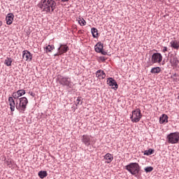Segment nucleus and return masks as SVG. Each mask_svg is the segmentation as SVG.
Returning <instances> with one entry per match:
<instances>
[{"label": "nucleus", "instance_id": "obj_1", "mask_svg": "<svg viewBox=\"0 0 179 179\" xmlns=\"http://www.w3.org/2000/svg\"><path fill=\"white\" fill-rule=\"evenodd\" d=\"M38 6L43 10V12H46V13H50L54 12V8H55V1L54 0H42Z\"/></svg>", "mask_w": 179, "mask_h": 179}, {"label": "nucleus", "instance_id": "obj_2", "mask_svg": "<svg viewBox=\"0 0 179 179\" xmlns=\"http://www.w3.org/2000/svg\"><path fill=\"white\" fill-rule=\"evenodd\" d=\"M29 101L26 97H22L19 99V102L16 103L15 108L20 113H24L26 111V108L27 107V103Z\"/></svg>", "mask_w": 179, "mask_h": 179}, {"label": "nucleus", "instance_id": "obj_3", "mask_svg": "<svg viewBox=\"0 0 179 179\" xmlns=\"http://www.w3.org/2000/svg\"><path fill=\"white\" fill-rule=\"evenodd\" d=\"M126 170L131 173L132 176H138L141 171V166L138 163H130L126 166Z\"/></svg>", "mask_w": 179, "mask_h": 179}, {"label": "nucleus", "instance_id": "obj_4", "mask_svg": "<svg viewBox=\"0 0 179 179\" xmlns=\"http://www.w3.org/2000/svg\"><path fill=\"white\" fill-rule=\"evenodd\" d=\"M166 141L168 143H171V145H174L179 141V133L174 132L169 134L166 137Z\"/></svg>", "mask_w": 179, "mask_h": 179}, {"label": "nucleus", "instance_id": "obj_5", "mask_svg": "<svg viewBox=\"0 0 179 179\" xmlns=\"http://www.w3.org/2000/svg\"><path fill=\"white\" fill-rule=\"evenodd\" d=\"M132 122H139L141 118H142V113H141V109L137 108L132 111V115L131 116Z\"/></svg>", "mask_w": 179, "mask_h": 179}, {"label": "nucleus", "instance_id": "obj_6", "mask_svg": "<svg viewBox=\"0 0 179 179\" xmlns=\"http://www.w3.org/2000/svg\"><path fill=\"white\" fill-rule=\"evenodd\" d=\"M163 61V55L161 53H154L151 57V62L152 64H160Z\"/></svg>", "mask_w": 179, "mask_h": 179}, {"label": "nucleus", "instance_id": "obj_7", "mask_svg": "<svg viewBox=\"0 0 179 179\" xmlns=\"http://www.w3.org/2000/svg\"><path fill=\"white\" fill-rule=\"evenodd\" d=\"M59 82L60 85H62L63 86L71 87V78L61 77L59 79Z\"/></svg>", "mask_w": 179, "mask_h": 179}, {"label": "nucleus", "instance_id": "obj_8", "mask_svg": "<svg viewBox=\"0 0 179 179\" xmlns=\"http://www.w3.org/2000/svg\"><path fill=\"white\" fill-rule=\"evenodd\" d=\"M107 85H108V86H110L112 89H115V90H117V89H118V84H117V81H115V80H114L113 78H108Z\"/></svg>", "mask_w": 179, "mask_h": 179}, {"label": "nucleus", "instance_id": "obj_9", "mask_svg": "<svg viewBox=\"0 0 179 179\" xmlns=\"http://www.w3.org/2000/svg\"><path fill=\"white\" fill-rule=\"evenodd\" d=\"M22 57L23 59H25V61H28L30 62L31 61L33 56H31V53L29 52L28 50H24L22 52Z\"/></svg>", "mask_w": 179, "mask_h": 179}, {"label": "nucleus", "instance_id": "obj_10", "mask_svg": "<svg viewBox=\"0 0 179 179\" xmlns=\"http://www.w3.org/2000/svg\"><path fill=\"white\" fill-rule=\"evenodd\" d=\"M24 94H26V90H19L17 91V92H13L12 94V96L13 99H19V97H22V96H24Z\"/></svg>", "mask_w": 179, "mask_h": 179}, {"label": "nucleus", "instance_id": "obj_11", "mask_svg": "<svg viewBox=\"0 0 179 179\" xmlns=\"http://www.w3.org/2000/svg\"><path fill=\"white\" fill-rule=\"evenodd\" d=\"M91 138H92V136L83 135L82 136L81 141L83 143H84L86 146H89L90 145Z\"/></svg>", "mask_w": 179, "mask_h": 179}, {"label": "nucleus", "instance_id": "obj_12", "mask_svg": "<svg viewBox=\"0 0 179 179\" xmlns=\"http://www.w3.org/2000/svg\"><path fill=\"white\" fill-rule=\"evenodd\" d=\"M8 104L10 106V111L13 113V111H15V107H16V103H15V99H13V97H8Z\"/></svg>", "mask_w": 179, "mask_h": 179}, {"label": "nucleus", "instance_id": "obj_13", "mask_svg": "<svg viewBox=\"0 0 179 179\" xmlns=\"http://www.w3.org/2000/svg\"><path fill=\"white\" fill-rule=\"evenodd\" d=\"M15 17V15L12 13H10L7 15L6 17V22L7 24H12L13 22V18Z\"/></svg>", "mask_w": 179, "mask_h": 179}, {"label": "nucleus", "instance_id": "obj_14", "mask_svg": "<svg viewBox=\"0 0 179 179\" xmlns=\"http://www.w3.org/2000/svg\"><path fill=\"white\" fill-rule=\"evenodd\" d=\"M68 45H61L59 48H58L59 54H65V52H68Z\"/></svg>", "mask_w": 179, "mask_h": 179}, {"label": "nucleus", "instance_id": "obj_15", "mask_svg": "<svg viewBox=\"0 0 179 179\" xmlns=\"http://www.w3.org/2000/svg\"><path fill=\"white\" fill-rule=\"evenodd\" d=\"M159 122L160 124H167L169 122V116L166 114L162 115L159 117Z\"/></svg>", "mask_w": 179, "mask_h": 179}, {"label": "nucleus", "instance_id": "obj_16", "mask_svg": "<svg viewBox=\"0 0 179 179\" xmlns=\"http://www.w3.org/2000/svg\"><path fill=\"white\" fill-rule=\"evenodd\" d=\"M104 159L105 160H106V163H107L108 164L111 163L113 162V160H114V157H113V155L110 153H107L105 156H104Z\"/></svg>", "mask_w": 179, "mask_h": 179}, {"label": "nucleus", "instance_id": "obj_17", "mask_svg": "<svg viewBox=\"0 0 179 179\" xmlns=\"http://www.w3.org/2000/svg\"><path fill=\"white\" fill-rule=\"evenodd\" d=\"M96 78L99 79H105L106 78V73H104L102 70H98L96 73Z\"/></svg>", "mask_w": 179, "mask_h": 179}, {"label": "nucleus", "instance_id": "obj_18", "mask_svg": "<svg viewBox=\"0 0 179 179\" xmlns=\"http://www.w3.org/2000/svg\"><path fill=\"white\" fill-rule=\"evenodd\" d=\"M179 61L177 57H173L170 59V64H171L172 66H177L178 65Z\"/></svg>", "mask_w": 179, "mask_h": 179}, {"label": "nucleus", "instance_id": "obj_19", "mask_svg": "<svg viewBox=\"0 0 179 179\" xmlns=\"http://www.w3.org/2000/svg\"><path fill=\"white\" fill-rule=\"evenodd\" d=\"M171 48L174 50H178L179 48V41H172L170 42Z\"/></svg>", "mask_w": 179, "mask_h": 179}, {"label": "nucleus", "instance_id": "obj_20", "mask_svg": "<svg viewBox=\"0 0 179 179\" xmlns=\"http://www.w3.org/2000/svg\"><path fill=\"white\" fill-rule=\"evenodd\" d=\"M103 44H101V43H98L96 45H95V51L96 52H101V50H103Z\"/></svg>", "mask_w": 179, "mask_h": 179}, {"label": "nucleus", "instance_id": "obj_21", "mask_svg": "<svg viewBox=\"0 0 179 179\" xmlns=\"http://www.w3.org/2000/svg\"><path fill=\"white\" fill-rule=\"evenodd\" d=\"M91 32H92V34L93 37H94V38H97V37H98V36H99V32H98L97 29H96V28H92Z\"/></svg>", "mask_w": 179, "mask_h": 179}, {"label": "nucleus", "instance_id": "obj_22", "mask_svg": "<svg viewBox=\"0 0 179 179\" xmlns=\"http://www.w3.org/2000/svg\"><path fill=\"white\" fill-rule=\"evenodd\" d=\"M151 73H160L162 72V69L160 67H154L150 71Z\"/></svg>", "mask_w": 179, "mask_h": 179}, {"label": "nucleus", "instance_id": "obj_23", "mask_svg": "<svg viewBox=\"0 0 179 179\" xmlns=\"http://www.w3.org/2000/svg\"><path fill=\"white\" fill-rule=\"evenodd\" d=\"M6 66H12V58L7 57L4 62Z\"/></svg>", "mask_w": 179, "mask_h": 179}, {"label": "nucleus", "instance_id": "obj_24", "mask_svg": "<svg viewBox=\"0 0 179 179\" xmlns=\"http://www.w3.org/2000/svg\"><path fill=\"white\" fill-rule=\"evenodd\" d=\"M38 176L40 177V178H45L47 177L48 173L46 171H39L38 173Z\"/></svg>", "mask_w": 179, "mask_h": 179}, {"label": "nucleus", "instance_id": "obj_25", "mask_svg": "<svg viewBox=\"0 0 179 179\" xmlns=\"http://www.w3.org/2000/svg\"><path fill=\"white\" fill-rule=\"evenodd\" d=\"M55 48L54 47V45H48L46 46L45 50L46 51H48V52H51L52 50H54Z\"/></svg>", "mask_w": 179, "mask_h": 179}, {"label": "nucleus", "instance_id": "obj_26", "mask_svg": "<svg viewBox=\"0 0 179 179\" xmlns=\"http://www.w3.org/2000/svg\"><path fill=\"white\" fill-rule=\"evenodd\" d=\"M144 155H145V156H150V155H153V150L149 149V150H145V151L144 152Z\"/></svg>", "mask_w": 179, "mask_h": 179}, {"label": "nucleus", "instance_id": "obj_27", "mask_svg": "<svg viewBox=\"0 0 179 179\" xmlns=\"http://www.w3.org/2000/svg\"><path fill=\"white\" fill-rule=\"evenodd\" d=\"M79 24L81 26H86V20L85 19L82 18L78 20Z\"/></svg>", "mask_w": 179, "mask_h": 179}, {"label": "nucleus", "instance_id": "obj_28", "mask_svg": "<svg viewBox=\"0 0 179 179\" xmlns=\"http://www.w3.org/2000/svg\"><path fill=\"white\" fill-rule=\"evenodd\" d=\"M144 170H145V173H150V172L153 171V167L148 166V167L145 168Z\"/></svg>", "mask_w": 179, "mask_h": 179}, {"label": "nucleus", "instance_id": "obj_29", "mask_svg": "<svg viewBox=\"0 0 179 179\" xmlns=\"http://www.w3.org/2000/svg\"><path fill=\"white\" fill-rule=\"evenodd\" d=\"M77 104H82L83 101H82V97H78L77 99Z\"/></svg>", "mask_w": 179, "mask_h": 179}, {"label": "nucleus", "instance_id": "obj_30", "mask_svg": "<svg viewBox=\"0 0 179 179\" xmlns=\"http://www.w3.org/2000/svg\"><path fill=\"white\" fill-rule=\"evenodd\" d=\"M162 52H167V47L164 46L163 47V49H162Z\"/></svg>", "mask_w": 179, "mask_h": 179}, {"label": "nucleus", "instance_id": "obj_31", "mask_svg": "<svg viewBox=\"0 0 179 179\" xmlns=\"http://www.w3.org/2000/svg\"><path fill=\"white\" fill-rule=\"evenodd\" d=\"M100 52L102 54V55H107V52H106V51H104L103 50Z\"/></svg>", "mask_w": 179, "mask_h": 179}, {"label": "nucleus", "instance_id": "obj_32", "mask_svg": "<svg viewBox=\"0 0 179 179\" xmlns=\"http://www.w3.org/2000/svg\"><path fill=\"white\" fill-rule=\"evenodd\" d=\"M58 55H62L61 54H59V51L55 55V57H58Z\"/></svg>", "mask_w": 179, "mask_h": 179}, {"label": "nucleus", "instance_id": "obj_33", "mask_svg": "<svg viewBox=\"0 0 179 179\" xmlns=\"http://www.w3.org/2000/svg\"><path fill=\"white\" fill-rule=\"evenodd\" d=\"M100 59L101 61H106V59L104 58V57H101Z\"/></svg>", "mask_w": 179, "mask_h": 179}, {"label": "nucleus", "instance_id": "obj_34", "mask_svg": "<svg viewBox=\"0 0 179 179\" xmlns=\"http://www.w3.org/2000/svg\"><path fill=\"white\" fill-rule=\"evenodd\" d=\"M69 0H62V2H68Z\"/></svg>", "mask_w": 179, "mask_h": 179}, {"label": "nucleus", "instance_id": "obj_35", "mask_svg": "<svg viewBox=\"0 0 179 179\" xmlns=\"http://www.w3.org/2000/svg\"><path fill=\"white\" fill-rule=\"evenodd\" d=\"M2 26V21H0V27Z\"/></svg>", "mask_w": 179, "mask_h": 179}, {"label": "nucleus", "instance_id": "obj_36", "mask_svg": "<svg viewBox=\"0 0 179 179\" xmlns=\"http://www.w3.org/2000/svg\"><path fill=\"white\" fill-rule=\"evenodd\" d=\"M31 96H34V94L33 92L31 93Z\"/></svg>", "mask_w": 179, "mask_h": 179}, {"label": "nucleus", "instance_id": "obj_37", "mask_svg": "<svg viewBox=\"0 0 179 179\" xmlns=\"http://www.w3.org/2000/svg\"><path fill=\"white\" fill-rule=\"evenodd\" d=\"M56 1H59V0H56Z\"/></svg>", "mask_w": 179, "mask_h": 179}]
</instances>
